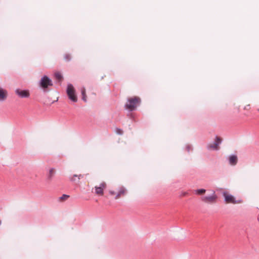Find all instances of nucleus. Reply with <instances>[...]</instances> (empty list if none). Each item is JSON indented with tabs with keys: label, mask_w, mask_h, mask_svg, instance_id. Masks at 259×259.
I'll list each match as a JSON object with an SVG mask.
<instances>
[{
	"label": "nucleus",
	"mask_w": 259,
	"mask_h": 259,
	"mask_svg": "<svg viewBox=\"0 0 259 259\" xmlns=\"http://www.w3.org/2000/svg\"><path fill=\"white\" fill-rule=\"evenodd\" d=\"M109 193L110 195L114 196L115 199L117 200L125 196L127 193V190L123 186H119L116 191L109 190Z\"/></svg>",
	"instance_id": "nucleus-1"
},
{
	"label": "nucleus",
	"mask_w": 259,
	"mask_h": 259,
	"mask_svg": "<svg viewBox=\"0 0 259 259\" xmlns=\"http://www.w3.org/2000/svg\"><path fill=\"white\" fill-rule=\"evenodd\" d=\"M140 102V99L138 97L130 98L125 104V107L127 109L133 111L137 108Z\"/></svg>",
	"instance_id": "nucleus-2"
},
{
	"label": "nucleus",
	"mask_w": 259,
	"mask_h": 259,
	"mask_svg": "<svg viewBox=\"0 0 259 259\" xmlns=\"http://www.w3.org/2000/svg\"><path fill=\"white\" fill-rule=\"evenodd\" d=\"M223 195L225 198V201L226 203H232V204H239L242 202L241 200H236L234 196L230 194L227 191H224L223 193Z\"/></svg>",
	"instance_id": "nucleus-3"
},
{
	"label": "nucleus",
	"mask_w": 259,
	"mask_h": 259,
	"mask_svg": "<svg viewBox=\"0 0 259 259\" xmlns=\"http://www.w3.org/2000/svg\"><path fill=\"white\" fill-rule=\"evenodd\" d=\"M67 94L70 100L74 102L77 101V97L75 94V91L73 86L69 84L67 86Z\"/></svg>",
	"instance_id": "nucleus-4"
},
{
	"label": "nucleus",
	"mask_w": 259,
	"mask_h": 259,
	"mask_svg": "<svg viewBox=\"0 0 259 259\" xmlns=\"http://www.w3.org/2000/svg\"><path fill=\"white\" fill-rule=\"evenodd\" d=\"M107 187V184L105 182H101L98 185H96L95 189V193L99 196H103L104 195V190Z\"/></svg>",
	"instance_id": "nucleus-5"
},
{
	"label": "nucleus",
	"mask_w": 259,
	"mask_h": 259,
	"mask_svg": "<svg viewBox=\"0 0 259 259\" xmlns=\"http://www.w3.org/2000/svg\"><path fill=\"white\" fill-rule=\"evenodd\" d=\"M218 197L215 192H213V194L210 196H206L201 197V200L207 203H214L216 202Z\"/></svg>",
	"instance_id": "nucleus-6"
},
{
	"label": "nucleus",
	"mask_w": 259,
	"mask_h": 259,
	"mask_svg": "<svg viewBox=\"0 0 259 259\" xmlns=\"http://www.w3.org/2000/svg\"><path fill=\"white\" fill-rule=\"evenodd\" d=\"M40 87L43 89H46L49 86H52V80L47 76H44L41 78L40 81Z\"/></svg>",
	"instance_id": "nucleus-7"
},
{
	"label": "nucleus",
	"mask_w": 259,
	"mask_h": 259,
	"mask_svg": "<svg viewBox=\"0 0 259 259\" xmlns=\"http://www.w3.org/2000/svg\"><path fill=\"white\" fill-rule=\"evenodd\" d=\"M222 139L218 137H216L215 141L213 144H210L208 146V148L210 149L218 150L219 149V144L221 143Z\"/></svg>",
	"instance_id": "nucleus-8"
},
{
	"label": "nucleus",
	"mask_w": 259,
	"mask_h": 259,
	"mask_svg": "<svg viewBox=\"0 0 259 259\" xmlns=\"http://www.w3.org/2000/svg\"><path fill=\"white\" fill-rule=\"evenodd\" d=\"M56 173V170L54 168H50L47 175V180L49 182L52 181L53 178Z\"/></svg>",
	"instance_id": "nucleus-9"
},
{
	"label": "nucleus",
	"mask_w": 259,
	"mask_h": 259,
	"mask_svg": "<svg viewBox=\"0 0 259 259\" xmlns=\"http://www.w3.org/2000/svg\"><path fill=\"white\" fill-rule=\"evenodd\" d=\"M16 93L21 98H27L29 96V91L26 90L17 89L16 91Z\"/></svg>",
	"instance_id": "nucleus-10"
},
{
	"label": "nucleus",
	"mask_w": 259,
	"mask_h": 259,
	"mask_svg": "<svg viewBox=\"0 0 259 259\" xmlns=\"http://www.w3.org/2000/svg\"><path fill=\"white\" fill-rule=\"evenodd\" d=\"M7 97V92L0 87V101H4Z\"/></svg>",
	"instance_id": "nucleus-11"
},
{
	"label": "nucleus",
	"mask_w": 259,
	"mask_h": 259,
	"mask_svg": "<svg viewBox=\"0 0 259 259\" xmlns=\"http://www.w3.org/2000/svg\"><path fill=\"white\" fill-rule=\"evenodd\" d=\"M229 162L232 165H235L237 162V157L236 156L232 155L229 158Z\"/></svg>",
	"instance_id": "nucleus-12"
},
{
	"label": "nucleus",
	"mask_w": 259,
	"mask_h": 259,
	"mask_svg": "<svg viewBox=\"0 0 259 259\" xmlns=\"http://www.w3.org/2000/svg\"><path fill=\"white\" fill-rule=\"evenodd\" d=\"M77 177L78 180L79 181L80 179L82 178L83 177V175L80 174V175H74L72 177L70 178V180L72 182H75L76 179L75 178Z\"/></svg>",
	"instance_id": "nucleus-13"
},
{
	"label": "nucleus",
	"mask_w": 259,
	"mask_h": 259,
	"mask_svg": "<svg viewBox=\"0 0 259 259\" xmlns=\"http://www.w3.org/2000/svg\"><path fill=\"white\" fill-rule=\"evenodd\" d=\"M81 94L82 96V100L85 102L87 101V96L85 94V89L84 88H82L81 90Z\"/></svg>",
	"instance_id": "nucleus-14"
},
{
	"label": "nucleus",
	"mask_w": 259,
	"mask_h": 259,
	"mask_svg": "<svg viewBox=\"0 0 259 259\" xmlns=\"http://www.w3.org/2000/svg\"><path fill=\"white\" fill-rule=\"evenodd\" d=\"M206 192V190L204 189H197L195 190V192L196 194L198 195H203Z\"/></svg>",
	"instance_id": "nucleus-15"
},
{
	"label": "nucleus",
	"mask_w": 259,
	"mask_h": 259,
	"mask_svg": "<svg viewBox=\"0 0 259 259\" xmlns=\"http://www.w3.org/2000/svg\"><path fill=\"white\" fill-rule=\"evenodd\" d=\"M55 76L57 80H59V81H60V80H62V78H63V77H62V76L61 74L60 73H59V72H56V73H55Z\"/></svg>",
	"instance_id": "nucleus-16"
},
{
	"label": "nucleus",
	"mask_w": 259,
	"mask_h": 259,
	"mask_svg": "<svg viewBox=\"0 0 259 259\" xmlns=\"http://www.w3.org/2000/svg\"><path fill=\"white\" fill-rule=\"evenodd\" d=\"M69 197V195L63 194L61 197L59 198V200L61 201H63L67 200Z\"/></svg>",
	"instance_id": "nucleus-17"
},
{
	"label": "nucleus",
	"mask_w": 259,
	"mask_h": 259,
	"mask_svg": "<svg viewBox=\"0 0 259 259\" xmlns=\"http://www.w3.org/2000/svg\"><path fill=\"white\" fill-rule=\"evenodd\" d=\"M64 59L66 61H69L71 59V56L69 54H65L64 55Z\"/></svg>",
	"instance_id": "nucleus-18"
},
{
	"label": "nucleus",
	"mask_w": 259,
	"mask_h": 259,
	"mask_svg": "<svg viewBox=\"0 0 259 259\" xmlns=\"http://www.w3.org/2000/svg\"><path fill=\"white\" fill-rule=\"evenodd\" d=\"M116 133L117 134L122 135L123 134V131H122V130H121L120 128H116Z\"/></svg>",
	"instance_id": "nucleus-19"
},
{
	"label": "nucleus",
	"mask_w": 259,
	"mask_h": 259,
	"mask_svg": "<svg viewBox=\"0 0 259 259\" xmlns=\"http://www.w3.org/2000/svg\"><path fill=\"white\" fill-rule=\"evenodd\" d=\"M188 195V193L187 192H182L181 193V197H185Z\"/></svg>",
	"instance_id": "nucleus-20"
},
{
	"label": "nucleus",
	"mask_w": 259,
	"mask_h": 259,
	"mask_svg": "<svg viewBox=\"0 0 259 259\" xmlns=\"http://www.w3.org/2000/svg\"><path fill=\"white\" fill-rule=\"evenodd\" d=\"M1 223H2L1 221H0V225H1Z\"/></svg>",
	"instance_id": "nucleus-21"
}]
</instances>
